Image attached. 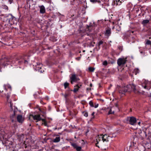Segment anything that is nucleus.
Segmentation results:
<instances>
[{
  "mask_svg": "<svg viewBox=\"0 0 151 151\" xmlns=\"http://www.w3.org/2000/svg\"><path fill=\"white\" fill-rule=\"evenodd\" d=\"M103 43V42L102 41H100L98 43V46L99 47Z\"/></svg>",
  "mask_w": 151,
  "mask_h": 151,
  "instance_id": "nucleus-31",
  "label": "nucleus"
},
{
  "mask_svg": "<svg viewBox=\"0 0 151 151\" xmlns=\"http://www.w3.org/2000/svg\"><path fill=\"white\" fill-rule=\"evenodd\" d=\"M10 103V107L11 108V110L12 111L13 110V108H12V106H13V104L12 103L11 101H9V102Z\"/></svg>",
  "mask_w": 151,
  "mask_h": 151,
  "instance_id": "nucleus-25",
  "label": "nucleus"
},
{
  "mask_svg": "<svg viewBox=\"0 0 151 151\" xmlns=\"http://www.w3.org/2000/svg\"><path fill=\"white\" fill-rule=\"evenodd\" d=\"M127 92V88L126 86L123 87L119 90V92L122 94H124L125 92Z\"/></svg>",
  "mask_w": 151,
  "mask_h": 151,
  "instance_id": "nucleus-7",
  "label": "nucleus"
},
{
  "mask_svg": "<svg viewBox=\"0 0 151 151\" xmlns=\"http://www.w3.org/2000/svg\"><path fill=\"white\" fill-rule=\"evenodd\" d=\"M94 112H93V113H92V116H93V115H94Z\"/></svg>",
  "mask_w": 151,
  "mask_h": 151,
  "instance_id": "nucleus-41",
  "label": "nucleus"
},
{
  "mask_svg": "<svg viewBox=\"0 0 151 151\" xmlns=\"http://www.w3.org/2000/svg\"><path fill=\"white\" fill-rule=\"evenodd\" d=\"M1 63H3V60H1Z\"/></svg>",
  "mask_w": 151,
  "mask_h": 151,
  "instance_id": "nucleus-47",
  "label": "nucleus"
},
{
  "mask_svg": "<svg viewBox=\"0 0 151 151\" xmlns=\"http://www.w3.org/2000/svg\"><path fill=\"white\" fill-rule=\"evenodd\" d=\"M127 121L129 123L132 125H134L137 121L136 119L135 118L133 117H129L127 118Z\"/></svg>",
  "mask_w": 151,
  "mask_h": 151,
  "instance_id": "nucleus-4",
  "label": "nucleus"
},
{
  "mask_svg": "<svg viewBox=\"0 0 151 151\" xmlns=\"http://www.w3.org/2000/svg\"><path fill=\"white\" fill-rule=\"evenodd\" d=\"M115 26L117 31H120L121 28L120 27L119 25H116Z\"/></svg>",
  "mask_w": 151,
  "mask_h": 151,
  "instance_id": "nucleus-20",
  "label": "nucleus"
},
{
  "mask_svg": "<svg viewBox=\"0 0 151 151\" xmlns=\"http://www.w3.org/2000/svg\"><path fill=\"white\" fill-rule=\"evenodd\" d=\"M91 2L92 3H95L98 1V0H90Z\"/></svg>",
  "mask_w": 151,
  "mask_h": 151,
  "instance_id": "nucleus-29",
  "label": "nucleus"
},
{
  "mask_svg": "<svg viewBox=\"0 0 151 151\" xmlns=\"http://www.w3.org/2000/svg\"><path fill=\"white\" fill-rule=\"evenodd\" d=\"M107 62L106 61H105L103 62V64L104 65H107Z\"/></svg>",
  "mask_w": 151,
  "mask_h": 151,
  "instance_id": "nucleus-32",
  "label": "nucleus"
},
{
  "mask_svg": "<svg viewBox=\"0 0 151 151\" xmlns=\"http://www.w3.org/2000/svg\"><path fill=\"white\" fill-rule=\"evenodd\" d=\"M9 15L11 16V18L9 19V21L12 20L14 18V17L13 16L12 14H10Z\"/></svg>",
  "mask_w": 151,
  "mask_h": 151,
  "instance_id": "nucleus-30",
  "label": "nucleus"
},
{
  "mask_svg": "<svg viewBox=\"0 0 151 151\" xmlns=\"http://www.w3.org/2000/svg\"><path fill=\"white\" fill-rule=\"evenodd\" d=\"M149 22V20H143L142 22V24L145 25L148 23Z\"/></svg>",
  "mask_w": 151,
  "mask_h": 151,
  "instance_id": "nucleus-19",
  "label": "nucleus"
},
{
  "mask_svg": "<svg viewBox=\"0 0 151 151\" xmlns=\"http://www.w3.org/2000/svg\"><path fill=\"white\" fill-rule=\"evenodd\" d=\"M3 65H4V64H3ZM4 65H5V64H4Z\"/></svg>",
  "mask_w": 151,
  "mask_h": 151,
  "instance_id": "nucleus-49",
  "label": "nucleus"
},
{
  "mask_svg": "<svg viewBox=\"0 0 151 151\" xmlns=\"http://www.w3.org/2000/svg\"><path fill=\"white\" fill-rule=\"evenodd\" d=\"M92 84L91 83L90 84V86L91 87L92 86Z\"/></svg>",
  "mask_w": 151,
  "mask_h": 151,
  "instance_id": "nucleus-45",
  "label": "nucleus"
},
{
  "mask_svg": "<svg viewBox=\"0 0 151 151\" xmlns=\"http://www.w3.org/2000/svg\"><path fill=\"white\" fill-rule=\"evenodd\" d=\"M9 96H7V101L8 102H9Z\"/></svg>",
  "mask_w": 151,
  "mask_h": 151,
  "instance_id": "nucleus-37",
  "label": "nucleus"
},
{
  "mask_svg": "<svg viewBox=\"0 0 151 151\" xmlns=\"http://www.w3.org/2000/svg\"><path fill=\"white\" fill-rule=\"evenodd\" d=\"M127 58H119L117 60V64L119 66H122L124 65L127 61Z\"/></svg>",
  "mask_w": 151,
  "mask_h": 151,
  "instance_id": "nucleus-3",
  "label": "nucleus"
},
{
  "mask_svg": "<svg viewBox=\"0 0 151 151\" xmlns=\"http://www.w3.org/2000/svg\"><path fill=\"white\" fill-rule=\"evenodd\" d=\"M132 91H133L135 93H136L137 92L135 88L136 86L133 84H131Z\"/></svg>",
  "mask_w": 151,
  "mask_h": 151,
  "instance_id": "nucleus-13",
  "label": "nucleus"
},
{
  "mask_svg": "<svg viewBox=\"0 0 151 151\" xmlns=\"http://www.w3.org/2000/svg\"><path fill=\"white\" fill-rule=\"evenodd\" d=\"M149 38L150 39H151V37H150Z\"/></svg>",
  "mask_w": 151,
  "mask_h": 151,
  "instance_id": "nucleus-48",
  "label": "nucleus"
},
{
  "mask_svg": "<svg viewBox=\"0 0 151 151\" xmlns=\"http://www.w3.org/2000/svg\"><path fill=\"white\" fill-rule=\"evenodd\" d=\"M123 0H114V4L116 6L120 5L122 2H123Z\"/></svg>",
  "mask_w": 151,
  "mask_h": 151,
  "instance_id": "nucleus-9",
  "label": "nucleus"
},
{
  "mask_svg": "<svg viewBox=\"0 0 151 151\" xmlns=\"http://www.w3.org/2000/svg\"><path fill=\"white\" fill-rule=\"evenodd\" d=\"M111 29L110 28H108L106 29L105 35L106 36L109 37L110 36L111 34Z\"/></svg>",
  "mask_w": 151,
  "mask_h": 151,
  "instance_id": "nucleus-11",
  "label": "nucleus"
},
{
  "mask_svg": "<svg viewBox=\"0 0 151 151\" xmlns=\"http://www.w3.org/2000/svg\"><path fill=\"white\" fill-rule=\"evenodd\" d=\"M147 82L145 81V83H142V86L144 87V88L145 89H148V88H147Z\"/></svg>",
  "mask_w": 151,
  "mask_h": 151,
  "instance_id": "nucleus-21",
  "label": "nucleus"
},
{
  "mask_svg": "<svg viewBox=\"0 0 151 151\" xmlns=\"http://www.w3.org/2000/svg\"><path fill=\"white\" fill-rule=\"evenodd\" d=\"M69 83H67V82H66L65 83H64V86L65 87V88H66L67 87L69 86Z\"/></svg>",
  "mask_w": 151,
  "mask_h": 151,
  "instance_id": "nucleus-24",
  "label": "nucleus"
},
{
  "mask_svg": "<svg viewBox=\"0 0 151 151\" xmlns=\"http://www.w3.org/2000/svg\"><path fill=\"white\" fill-rule=\"evenodd\" d=\"M114 111H113V112H112L111 109V108H110L109 111V112H108V114H114Z\"/></svg>",
  "mask_w": 151,
  "mask_h": 151,
  "instance_id": "nucleus-28",
  "label": "nucleus"
},
{
  "mask_svg": "<svg viewBox=\"0 0 151 151\" xmlns=\"http://www.w3.org/2000/svg\"><path fill=\"white\" fill-rule=\"evenodd\" d=\"M88 30L90 28H91V27L90 26H89L88 27Z\"/></svg>",
  "mask_w": 151,
  "mask_h": 151,
  "instance_id": "nucleus-42",
  "label": "nucleus"
},
{
  "mask_svg": "<svg viewBox=\"0 0 151 151\" xmlns=\"http://www.w3.org/2000/svg\"><path fill=\"white\" fill-rule=\"evenodd\" d=\"M24 62H25V63H26V62H27V60H25Z\"/></svg>",
  "mask_w": 151,
  "mask_h": 151,
  "instance_id": "nucleus-46",
  "label": "nucleus"
},
{
  "mask_svg": "<svg viewBox=\"0 0 151 151\" xmlns=\"http://www.w3.org/2000/svg\"><path fill=\"white\" fill-rule=\"evenodd\" d=\"M98 142L96 144V146L98 147H99L97 145V144H98Z\"/></svg>",
  "mask_w": 151,
  "mask_h": 151,
  "instance_id": "nucleus-43",
  "label": "nucleus"
},
{
  "mask_svg": "<svg viewBox=\"0 0 151 151\" xmlns=\"http://www.w3.org/2000/svg\"><path fill=\"white\" fill-rule=\"evenodd\" d=\"M98 104H97V105L95 106H94V107L95 108H96L97 107H98Z\"/></svg>",
  "mask_w": 151,
  "mask_h": 151,
  "instance_id": "nucleus-38",
  "label": "nucleus"
},
{
  "mask_svg": "<svg viewBox=\"0 0 151 151\" xmlns=\"http://www.w3.org/2000/svg\"><path fill=\"white\" fill-rule=\"evenodd\" d=\"M84 116H86V117H87L88 116V113L87 112H85L84 114Z\"/></svg>",
  "mask_w": 151,
  "mask_h": 151,
  "instance_id": "nucleus-34",
  "label": "nucleus"
},
{
  "mask_svg": "<svg viewBox=\"0 0 151 151\" xmlns=\"http://www.w3.org/2000/svg\"><path fill=\"white\" fill-rule=\"evenodd\" d=\"M12 122H13V119L12 120Z\"/></svg>",
  "mask_w": 151,
  "mask_h": 151,
  "instance_id": "nucleus-50",
  "label": "nucleus"
},
{
  "mask_svg": "<svg viewBox=\"0 0 151 151\" xmlns=\"http://www.w3.org/2000/svg\"><path fill=\"white\" fill-rule=\"evenodd\" d=\"M95 44V42H91L90 44V47H93L94 46V44Z\"/></svg>",
  "mask_w": 151,
  "mask_h": 151,
  "instance_id": "nucleus-27",
  "label": "nucleus"
},
{
  "mask_svg": "<svg viewBox=\"0 0 151 151\" xmlns=\"http://www.w3.org/2000/svg\"><path fill=\"white\" fill-rule=\"evenodd\" d=\"M6 86L9 88H10L11 90V87L10 85L9 84L7 85Z\"/></svg>",
  "mask_w": 151,
  "mask_h": 151,
  "instance_id": "nucleus-35",
  "label": "nucleus"
},
{
  "mask_svg": "<svg viewBox=\"0 0 151 151\" xmlns=\"http://www.w3.org/2000/svg\"><path fill=\"white\" fill-rule=\"evenodd\" d=\"M71 145L74 147V148L76 149L77 151H80L81 149V147L78 146L76 143H72Z\"/></svg>",
  "mask_w": 151,
  "mask_h": 151,
  "instance_id": "nucleus-8",
  "label": "nucleus"
},
{
  "mask_svg": "<svg viewBox=\"0 0 151 151\" xmlns=\"http://www.w3.org/2000/svg\"><path fill=\"white\" fill-rule=\"evenodd\" d=\"M139 70L138 68L135 69L133 71V73L135 74L136 75L137 73H139Z\"/></svg>",
  "mask_w": 151,
  "mask_h": 151,
  "instance_id": "nucleus-22",
  "label": "nucleus"
},
{
  "mask_svg": "<svg viewBox=\"0 0 151 151\" xmlns=\"http://www.w3.org/2000/svg\"><path fill=\"white\" fill-rule=\"evenodd\" d=\"M42 66V65L40 63H37V65L36 66V68L37 69V70H39L41 68Z\"/></svg>",
  "mask_w": 151,
  "mask_h": 151,
  "instance_id": "nucleus-17",
  "label": "nucleus"
},
{
  "mask_svg": "<svg viewBox=\"0 0 151 151\" xmlns=\"http://www.w3.org/2000/svg\"><path fill=\"white\" fill-rule=\"evenodd\" d=\"M89 70L91 72H93L94 71L95 68H93L91 67H89L88 68Z\"/></svg>",
  "mask_w": 151,
  "mask_h": 151,
  "instance_id": "nucleus-23",
  "label": "nucleus"
},
{
  "mask_svg": "<svg viewBox=\"0 0 151 151\" xmlns=\"http://www.w3.org/2000/svg\"><path fill=\"white\" fill-rule=\"evenodd\" d=\"M101 136L102 140L104 142H108L109 139H111V137L107 135L106 134H105L103 135H102Z\"/></svg>",
  "mask_w": 151,
  "mask_h": 151,
  "instance_id": "nucleus-6",
  "label": "nucleus"
},
{
  "mask_svg": "<svg viewBox=\"0 0 151 151\" xmlns=\"http://www.w3.org/2000/svg\"><path fill=\"white\" fill-rule=\"evenodd\" d=\"M8 138L7 134L5 132L4 129H0V139L2 140L3 139H6Z\"/></svg>",
  "mask_w": 151,
  "mask_h": 151,
  "instance_id": "nucleus-2",
  "label": "nucleus"
},
{
  "mask_svg": "<svg viewBox=\"0 0 151 151\" xmlns=\"http://www.w3.org/2000/svg\"><path fill=\"white\" fill-rule=\"evenodd\" d=\"M31 117L33 118L34 120H36L37 121V122L40 121L42 120V122H43V123H42V124H44L45 126H46L47 125V123L46 122L45 119H42L40 117V115L37 114L35 115V116H34L32 115H31L30 116L29 119H30V118Z\"/></svg>",
  "mask_w": 151,
  "mask_h": 151,
  "instance_id": "nucleus-1",
  "label": "nucleus"
},
{
  "mask_svg": "<svg viewBox=\"0 0 151 151\" xmlns=\"http://www.w3.org/2000/svg\"><path fill=\"white\" fill-rule=\"evenodd\" d=\"M18 62L19 63H21V61H18Z\"/></svg>",
  "mask_w": 151,
  "mask_h": 151,
  "instance_id": "nucleus-44",
  "label": "nucleus"
},
{
  "mask_svg": "<svg viewBox=\"0 0 151 151\" xmlns=\"http://www.w3.org/2000/svg\"><path fill=\"white\" fill-rule=\"evenodd\" d=\"M13 0H9V2L10 4H11Z\"/></svg>",
  "mask_w": 151,
  "mask_h": 151,
  "instance_id": "nucleus-36",
  "label": "nucleus"
},
{
  "mask_svg": "<svg viewBox=\"0 0 151 151\" xmlns=\"http://www.w3.org/2000/svg\"><path fill=\"white\" fill-rule=\"evenodd\" d=\"M115 106L116 107H118V105L117 104H115Z\"/></svg>",
  "mask_w": 151,
  "mask_h": 151,
  "instance_id": "nucleus-40",
  "label": "nucleus"
},
{
  "mask_svg": "<svg viewBox=\"0 0 151 151\" xmlns=\"http://www.w3.org/2000/svg\"><path fill=\"white\" fill-rule=\"evenodd\" d=\"M40 12L42 14H43L45 12V7L43 6H40Z\"/></svg>",
  "mask_w": 151,
  "mask_h": 151,
  "instance_id": "nucleus-12",
  "label": "nucleus"
},
{
  "mask_svg": "<svg viewBox=\"0 0 151 151\" xmlns=\"http://www.w3.org/2000/svg\"><path fill=\"white\" fill-rule=\"evenodd\" d=\"M3 8L4 9H6V10H8V7L6 6V5H4L3 6Z\"/></svg>",
  "mask_w": 151,
  "mask_h": 151,
  "instance_id": "nucleus-33",
  "label": "nucleus"
},
{
  "mask_svg": "<svg viewBox=\"0 0 151 151\" xmlns=\"http://www.w3.org/2000/svg\"><path fill=\"white\" fill-rule=\"evenodd\" d=\"M17 120L19 123H22L24 121V119L21 115H19L17 117Z\"/></svg>",
  "mask_w": 151,
  "mask_h": 151,
  "instance_id": "nucleus-10",
  "label": "nucleus"
},
{
  "mask_svg": "<svg viewBox=\"0 0 151 151\" xmlns=\"http://www.w3.org/2000/svg\"><path fill=\"white\" fill-rule=\"evenodd\" d=\"M60 137L59 136H57L55 138L53 141L54 142H59L60 140Z\"/></svg>",
  "mask_w": 151,
  "mask_h": 151,
  "instance_id": "nucleus-14",
  "label": "nucleus"
},
{
  "mask_svg": "<svg viewBox=\"0 0 151 151\" xmlns=\"http://www.w3.org/2000/svg\"><path fill=\"white\" fill-rule=\"evenodd\" d=\"M126 87L127 88V92H130L132 91L131 84H129V85H127L126 86Z\"/></svg>",
  "mask_w": 151,
  "mask_h": 151,
  "instance_id": "nucleus-16",
  "label": "nucleus"
},
{
  "mask_svg": "<svg viewBox=\"0 0 151 151\" xmlns=\"http://www.w3.org/2000/svg\"><path fill=\"white\" fill-rule=\"evenodd\" d=\"M71 83L72 84L74 82H76L79 80L78 76L75 74H72L70 77Z\"/></svg>",
  "mask_w": 151,
  "mask_h": 151,
  "instance_id": "nucleus-5",
  "label": "nucleus"
},
{
  "mask_svg": "<svg viewBox=\"0 0 151 151\" xmlns=\"http://www.w3.org/2000/svg\"><path fill=\"white\" fill-rule=\"evenodd\" d=\"M89 104L91 107H93L94 106L93 103L92 101H89Z\"/></svg>",
  "mask_w": 151,
  "mask_h": 151,
  "instance_id": "nucleus-26",
  "label": "nucleus"
},
{
  "mask_svg": "<svg viewBox=\"0 0 151 151\" xmlns=\"http://www.w3.org/2000/svg\"><path fill=\"white\" fill-rule=\"evenodd\" d=\"M80 88V87L78 86V85L75 86L74 90H73V92L74 93H76L79 89V88Z\"/></svg>",
  "mask_w": 151,
  "mask_h": 151,
  "instance_id": "nucleus-15",
  "label": "nucleus"
},
{
  "mask_svg": "<svg viewBox=\"0 0 151 151\" xmlns=\"http://www.w3.org/2000/svg\"><path fill=\"white\" fill-rule=\"evenodd\" d=\"M146 42L145 43V45H150L151 47V41L149 40H145Z\"/></svg>",
  "mask_w": 151,
  "mask_h": 151,
  "instance_id": "nucleus-18",
  "label": "nucleus"
},
{
  "mask_svg": "<svg viewBox=\"0 0 151 151\" xmlns=\"http://www.w3.org/2000/svg\"><path fill=\"white\" fill-rule=\"evenodd\" d=\"M140 123H141L140 122H138V124L139 125V126H140Z\"/></svg>",
  "mask_w": 151,
  "mask_h": 151,
  "instance_id": "nucleus-39",
  "label": "nucleus"
}]
</instances>
